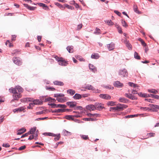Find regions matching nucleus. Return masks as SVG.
<instances>
[{
    "label": "nucleus",
    "mask_w": 159,
    "mask_h": 159,
    "mask_svg": "<svg viewBox=\"0 0 159 159\" xmlns=\"http://www.w3.org/2000/svg\"><path fill=\"white\" fill-rule=\"evenodd\" d=\"M89 70L95 73L97 72V68L95 66L93 65L89 64Z\"/></svg>",
    "instance_id": "1a4fd4ad"
},
{
    "label": "nucleus",
    "mask_w": 159,
    "mask_h": 159,
    "mask_svg": "<svg viewBox=\"0 0 159 159\" xmlns=\"http://www.w3.org/2000/svg\"><path fill=\"white\" fill-rule=\"evenodd\" d=\"M58 63L59 65L64 66H66L67 64V62L65 61L62 58L61 59Z\"/></svg>",
    "instance_id": "f8f14e48"
},
{
    "label": "nucleus",
    "mask_w": 159,
    "mask_h": 159,
    "mask_svg": "<svg viewBox=\"0 0 159 159\" xmlns=\"http://www.w3.org/2000/svg\"><path fill=\"white\" fill-rule=\"evenodd\" d=\"M117 29L118 30V32L119 33H122V31L121 27L119 26V25H118L116 24L115 25Z\"/></svg>",
    "instance_id": "49530a36"
},
{
    "label": "nucleus",
    "mask_w": 159,
    "mask_h": 159,
    "mask_svg": "<svg viewBox=\"0 0 159 159\" xmlns=\"http://www.w3.org/2000/svg\"><path fill=\"white\" fill-rule=\"evenodd\" d=\"M65 118L68 120H74V118H73V116L71 115H66Z\"/></svg>",
    "instance_id": "c9c22d12"
},
{
    "label": "nucleus",
    "mask_w": 159,
    "mask_h": 159,
    "mask_svg": "<svg viewBox=\"0 0 159 159\" xmlns=\"http://www.w3.org/2000/svg\"><path fill=\"white\" fill-rule=\"evenodd\" d=\"M136 116H137L136 115H128V116H125L124 117V118H133V117H135Z\"/></svg>",
    "instance_id": "13d9d810"
},
{
    "label": "nucleus",
    "mask_w": 159,
    "mask_h": 159,
    "mask_svg": "<svg viewBox=\"0 0 159 159\" xmlns=\"http://www.w3.org/2000/svg\"><path fill=\"white\" fill-rule=\"evenodd\" d=\"M60 137L61 136L60 134L56 135V136L55 137L54 139V140H55L56 141L59 140L60 138Z\"/></svg>",
    "instance_id": "4d7b16f0"
},
{
    "label": "nucleus",
    "mask_w": 159,
    "mask_h": 159,
    "mask_svg": "<svg viewBox=\"0 0 159 159\" xmlns=\"http://www.w3.org/2000/svg\"><path fill=\"white\" fill-rule=\"evenodd\" d=\"M127 107V106L125 104H119L117 105V111H122L125 108Z\"/></svg>",
    "instance_id": "7ed1b4c3"
},
{
    "label": "nucleus",
    "mask_w": 159,
    "mask_h": 159,
    "mask_svg": "<svg viewBox=\"0 0 159 159\" xmlns=\"http://www.w3.org/2000/svg\"><path fill=\"white\" fill-rule=\"evenodd\" d=\"M14 89H16V91L18 90L19 93H22L23 92V89L19 86H16L15 88H14Z\"/></svg>",
    "instance_id": "393cba45"
},
{
    "label": "nucleus",
    "mask_w": 159,
    "mask_h": 159,
    "mask_svg": "<svg viewBox=\"0 0 159 159\" xmlns=\"http://www.w3.org/2000/svg\"><path fill=\"white\" fill-rule=\"evenodd\" d=\"M9 91L10 93H13V99L11 100V102H13L14 100H17L21 97L20 93H18L16 89H14V88H11L10 89H9Z\"/></svg>",
    "instance_id": "f257e3e1"
},
{
    "label": "nucleus",
    "mask_w": 159,
    "mask_h": 159,
    "mask_svg": "<svg viewBox=\"0 0 159 159\" xmlns=\"http://www.w3.org/2000/svg\"><path fill=\"white\" fill-rule=\"evenodd\" d=\"M67 92L68 93L72 96L75 93V91L71 89L67 90Z\"/></svg>",
    "instance_id": "2f4dec72"
},
{
    "label": "nucleus",
    "mask_w": 159,
    "mask_h": 159,
    "mask_svg": "<svg viewBox=\"0 0 159 159\" xmlns=\"http://www.w3.org/2000/svg\"><path fill=\"white\" fill-rule=\"evenodd\" d=\"M65 7H67L68 9H70L71 10L74 9V8L73 7L69 6V5L67 4H65Z\"/></svg>",
    "instance_id": "603ef678"
},
{
    "label": "nucleus",
    "mask_w": 159,
    "mask_h": 159,
    "mask_svg": "<svg viewBox=\"0 0 159 159\" xmlns=\"http://www.w3.org/2000/svg\"><path fill=\"white\" fill-rule=\"evenodd\" d=\"M95 108H96V109L98 110H102L103 108H104V107L102 106L101 105V104L96 103L95 104Z\"/></svg>",
    "instance_id": "a211bd4d"
},
{
    "label": "nucleus",
    "mask_w": 159,
    "mask_h": 159,
    "mask_svg": "<svg viewBox=\"0 0 159 159\" xmlns=\"http://www.w3.org/2000/svg\"><path fill=\"white\" fill-rule=\"evenodd\" d=\"M99 97L101 98L106 100H109L111 98V96L110 95L107 94H101L99 95Z\"/></svg>",
    "instance_id": "423d86ee"
},
{
    "label": "nucleus",
    "mask_w": 159,
    "mask_h": 159,
    "mask_svg": "<svg viewBox=\"0 0 159 159\" xmlns=\"http://www.w3.org/2000/svg\"><path fill=\"white\" fill-rule=\"evenodd\" d=\"M54 107H54V108H65L66 107V106L64 104H56L54 105Z\"/></svg>",
    "instance_id": "6ab92c4d"
},
{
    "label": "nucleus",
    "mask_w": 159,
    "mask_h": 159,
    "mask_svg": "<svg viewBox=\"0 0 159 159\" xmlns=\"http://www.w3.org/2000/svg\"><path fill=\"white\" fill-rule=\"evenodd\" d=\"M126 45L129 49L132 48V46L129 42L126 44Z\"/></svg>",
    "instance_id": "338daca9"
},
{
    "label": "nucleus",
    "mask_w": 159,
    "mask_h": 159,
    "mask_svg": "<svg viewBox=\"0 0 159 159\" xmlns=\"http://www.w3.org/2000/svg\"><path fill=\"white\" fill-rule=\"evenodd\" d=\"M156 106H157L156 105H154L153 104H149V106L151 107V109H152V111L156 112L157 111L156 110L157 107Z\"/></svg>",
    "instance_id": "7c9ffc66"
},
{
    "label": "nucleus",
    "mask_w": 159,
    "mask_h": 159,
    "mask_svg": "<svg viewBox=\"0 0 159 159\" xmlns=\"http://www.w3.org/2000/svg\"><path fill=\"white\" fill-rule=\"evenodd\" d=\"M53 83L54 84L57 85L62 86L64 85V83L62 82L57 80L54 81Z\"/></svg>",
    "instance_id": "c756f323"
},
{
    "label": "nucleus",
    "mask_w": 159,
    "mask_h": 159,
    "mask_svg": "<svg viewBox=\"0 0 159 159\" xmlns=\"http://www.w3.org/2000/svg\"><path fill=\"white\" fill-rule=\"evenodd\" d=\"M125 97L132 100H136L137 99V98L135 96L132 95V93H125Z\"/></svg>",
    "instance_id": "0eeeda50"
},
{
    "label": "nucleus",
    "mask_w": 159,
    "mask_h": 159,
    "mask_svg": "<svg viewBox=\"0 0 159 159\" xmlns=\"http://www.w3.org/2000/svg\"><path fill=\"white\" fill-rule=\"evenodd\" d=\"M52 99V98L51 97H48L47 98H46L44 99V102H48L51 101V99Z\"/></svg>",
    "instance_id": "774afa93"
},
{
    "label": "nucleus",
    "mask_w": 159,
    "mask_h": 159,
    "mask_svg": "<svg viewBox=\"0 0 159 159\" xmlns=\"http://www.w3.org/2000/svg\"><path fill=\"white\" fill-rule=\"evenodd\" d=\"M118 74L121 77H127L128 76V72L127 70L125 68L120 70L118 72Z\"/></svg>",
    "instance_id": "f03ea898"
},
{
    "label": "nucleus",
    "mask_w": 159,
    "mask_h": 159,
    "mask_svg": "<svg viewBox=\"0 0 159 159\" xmlns=\"http://www.w3.org/2000/svg\"><path fill=\"white\" fill-rule=\"evenodd\" d=\"M37 4L40 7H46V8L45 9V10H47L48 9V7L45 4L42 3H38Z\"/></svg>",
    "instance_id": "e433bc0d"
},
{
    "label": "nucleus",
    "mask_w": 159,
    "mask_h": 159,
    "mask_svg": "<svg viewBox=\"0 0 159 159\" xmlns=\"http://www.w3.org/2000/svg\"><path fill=\"white\" fill-rule=\"evenodd\" d=\"M56 99L58 102L61 103L64 102L66 101V97L63 98H57Z\"/></svg>",
    "instance_id": "c85d7f7f"
},
{
    "label": "nucleus",
    "mask_w": 159,
    "mask_h": 159,
    "mask_svg": "<svg viewBox=\"0 0 159 159\" xmlns=\"http://www.w3.org/2000/svg\"><path fill=\"white\" fill-rule=\"evenodd\" d=\"M46 89L47 90L54 91L55 90V88L52 87H48L47 86H46Z\"/></svg>",
    "instance_id": "5fc2aeb1"
},
{
    "label": "nucleus",
    "mask_w": 159,
    "mask_h": 159,
    "mask_svg": "<svg viewBox=\"0 0 159 159\" xmlns=\"http://www.w3.org/2000/svg\"><path fill=\"white\" fill-rule=\"evenodd\" d=\"M48 117H44L43 118H37L35 120V121H39L41 120H44L45 119H48Z\"/></svg>",
    "instance_id": "bf43d9fd"
},
{
    "label": "nucleus",
    "mask_w": 159,
    "mask_h": 159,
    "mask_svg": "<svg viewBox=\"0 0 159 159\" xmlns=\"http://www.w3.org/2000/svg\"><path fill=\"white\" fill-rule=\"evenodd\" d=\"M24 109L25 108L23 107H19L18 108H16L14 109L13 110V111L14 112H21L24 110Z\"/></svg>",
    "instance_id": "5701e85b"
},
{
    "label": "nucleus",
    "mask_w": 159,
    "mask_h": 159,
    "mask_svg": "<svg viewBox=\"0 0 159 159\" xmlns=\"http://www.w3.org/2000/svg\"><path fill=\"white\" fill-rule=\"evenodd\" d=\"M26 131V129L24 128H22L20 129L17 131V135H20L25 132Z\"/></svg>",
    "instance_id": "2eb2a0df"
},
{
    "label": "nucleus",
    "mask_w": 159,
    "mask_h": 159,
    "mask_svg": "<svg viewBox=\"0 0 159 159\" xmlns=\"http://www.w3.org/2000/svg\"><path fill=\"white\" fill-rule=\"evenodd\" d=\"M36 127H34L32 128H31L29 132H30L31 133L30 134H34V133L36 131Z\"/></svg>",
    "instance_id": "79ce46f5"
},
{
    "label": "nucleus",
    "mask_w": 159,
    "mask_h": 159,
    "mask_svg": "<svg viewBox=\"0 0 159 159\" xmlns=\"http://www.w3.org/2000/svg\"><path fill=\"white\" fill-rule=\"evenodd\" d=\"M107 47L109 51L113 50L114 48L115 44L113 43H110L107 44Z\"/></svg>",
    "instance_id": "ddd939ff"
},
{
    "label": "nucleus",
    "mask_w": 159,
    "mask_h": 159,
    "mask_svg": "<svg viewBox=\"0 0 159 159\" xmlns=\"http://www.w3.org/2000/svg\"><path fill=\"white\" fill-rule=\"evenodd\" d=\"M46 98V97L44 96H40L39 98V100L43 101H43L44 102V99Z\"/></svg>",
    "instance_id": "69168bd1"
},
{
    "label": "nucleus",
    "mask_w": 159,
    "mask_h": 159,
    "mask_svg": "<svg viewBox=\"0 0 159 159\" xmlns=\"http://www.w3.org/2000/svg\"><path fill=\"white\" fill-rule=\"evenodd\" d=\"M20 51L19 50L16 49L14 50H13L11 52V54L13 56L14 55H15L16 56L18 52Z\"/></svg>",
    "instance_id": "c03bdc74"
},
{
    "label": "nucleus",
    "mask_w": 159,
    "mask_h": 159,
    "mask_svg": "<svg viewBox=\"0 0 159 159\" xmlns=\"http://www.w3.org/2000/svg\"><path fill=\"white\" fill-rule=\"evenodd\" d=\"M51 111L52 113H62L64 112V109H58L53 110H51Z\"/></svg>",
    "instance_id": "dca6fc26"
},
{
    "label": "nucleus",
    "mask_w": 159,
    "mask_h": 159,
    "mask_svg": "<svg viewBox=\"0 0 159 159\" xmlns=\"http://www.w3.org/2000/svg\"><path fill=\"white\" fill-rule=\"evenodd\" d=\"M128 84L131 87H133L134 88L135 87H138V86L136 84H135L133 83L129 82L128 83Z\"/></svg>",
    "instance_id": "de8ad7c7"
},
{
    "label": "nucleus",
    "mask_w": 159,
    "mask_h": 159,
    "mask_svg": "<svg viewBox=\"0 0 159 159\" xmlns=\"http://www.w3.org/2000/svg\"><path fill=\"white\" fill-rule=\"evenodd\" d=\"M81 137L84 140H87L89 139V137L88 135H80Z\"/></svg>",
    "instance_id": "6e6d98bb"
},
{
    "label": "nucleus",
    "mask_w": 159,
    "mask_h": 159,
    "mask_svg": "<svg viewBox=\"0 0 159 159\" xmlns=\"http://www.w3.org/2000/svg\"><path fill=\"white\" fill-rule=\"evenodd\" d=\"M83 120L85 121H94L96 120V119H94L93 118H83Z\"/></svg>",
    "instance_id": "ea45409f"
},
{
    "label": "nucleus",
    "mask_w": 159,
    "mask_h": 159,
    "mask_svg": "<svg viewBox=\"0 0 159 159\" xmlns=\"http://www.w3.org/2000/svg\"><path fill=\"white\" fill-rule=\"evenodd\" d=\"M66 49L69 53H72L73 52V47L72 46H68L66 47Z\"/></svg>",
    "instance_id": "473e14b6"
},
{
    "label": "nucleus",
    "mask_w": 159,
    "mask_h": 159,
    "mask_svg": "<svg viewBox=\"0 0 159 159\" xmlns=\"http://www.w3.org/2000/svg\"><path fill=\"white\" fill-rule=\"evenodd\" d=\"M86 108L90 111H93L96 109L95 108V105L92 104L86 106Z\"/></svg>",
    "instance_id": "9b49d317"
},
{
    "label": "nucleus",
    "mask_w": 159,
    "mask_h": 159,
    "mask_svg": "<svg viewBox=\"0 0 159 159\" xmlns=\"http://www.w3.org/2000/svg\"><path fill=\"white\" fill-rule=\"evenodd\" d=\"M73 98L74 99L78 100L82 98V96L80 94L76 93L73 96Z\"/></svg>",
    "instance_id": "aec40b11"
},
{
    "label": "nucleus",
    "mask_w": 159,
    "mask_h": 159,
    "mask_svg": "<svg viewBox=\"0 0 159 159\" xmlns=\"http://www.w3.org/2000/svg\"><path fill=\"white\" fill-rule=\"evenodd\" d=\"M134 57L135 59L137 60L140 59V56L138 55V53L136 52H135L134 53Z\"/></svg>",
    "instance_id": "a19ab883"
},
{
    "label": "nucleus",
    "mask_w": 159,
    "mask_h": 159,
    "mask_svg": "<svg viewBox=\"0 0 159 159\" xmlns=\"http://www.w3.org/2000/svg\"><path fill=\"white\" fill-rule=\"evenodd\" d=\"M34 106V104L33 103V102L29 103V106L27 107V108L29 109H32V107L31 106Z\"/></svg>",
    "instance_id": "0e129e2a"
},
{
    "label": "nucleus",
    "mask_w": 159,
    "mask_h": 159,
    "mask_svg": "<svg viewBox=\"0 0 159 159\" xmlns=\"http://www.w3.org/2000/svg\"><path fill=\"white\" fill-rule=\"evenodd\" d=\"M64 96V94L62 93H56L54 94V97L58 98V97H63Z\"/></svg>",
    "instance_id": "4c0bfd02"
},
{
    "label": "nucleus",
    "mask_w": 159,
    "mask_h": 159,
    "mask_svg": "<svg viewBox=\"0 0 159 159\" xmlns=\"http://www.w3.org/2000/svg\"><path fill=\"white\" fill-rule=\"evenodd\" d=\"M113 85L115 87L118 88H121L123 86V84L119 81L114 82L113 83Z\"/></svg>",
    "instance_id": "39448f33"
},
{
    "label": "nucleus",
    "mask_w": 159,
    "mask_h": 159,
    "mask_svg": "<svg viewBox=\"0 0 159 159\" xmlns=\"http://www.w3.org/2000/svg\"><path fill=\"white\" fill-rule=\"evenodd\" d=\"M106 23H107L108 25L111 26L113 25L114 23L112 22L111 20H108L105 21Z\"/></svg>",
    "instance_id": "8fccbe9b"
},
{
    "label": "nucleus",
    "mask_w": 159,
    "mask_h": 159,
    "mask_svg": "<svg viewBox=\"0 0 159 159\" xmlns=\"http://www.w3.org/2000/svg\"><path fill=\"white\" fill-rule=\"evenodd\" d=\"M62 133V134L64 136H68L69 135H71V132H69L65 129H64L63 130Z\"/></svg>",
    "instance_id": "b1692460"
},
{
    "label": "nucleus",
    "mask_w": 159,
    "mask_h": 159,
    "mask_svg": "<svg viewBox=\"0 0 159 159\" xmlns=\"http://www.w3.org/2000/svg\"><path fill=\"white\" fill-rule=\"evenodd\" d=\"M33 103L34 104V105H41L43 104V101L38 99H34Z\"/></svg>",
    "instance_id": "9d476101"
},
{
    "label": "nucleus",
    "mask_w": 159,
    "mask_h": 159,
    "mask_svg": "<svg viewBox=\"0 0 159 159\" xmlns=\"http://www.w3.org/2000/svg\"><path fill=\"white\" fill-rule=\"evenodd\" d=\"M77 103L75 101L68 102L66 103L67 105L69 106L70 108H72L75 107Z\"/></svg>",
    "instance_id": "6e6552de"
},
{
    "label": "nucleus",
    "mask_w": 159,
    "mask_h": 159,
    "mask_svg": "<svg viewBox=\"0 0 159 159\" xmlns=\"http://www.w3.org/2000/svg\"><path fill=\"white\" fill-rule=\"evenodd\" d=\"M13 62L17 65L20 66L21 65L22 61L20 58L16 57H14L13 58Z\"/></svg>",
    "instance_id": "20e7f679"
},
{
    "label": "nucleus",
    "mask_w": 159,
    "mask_h": 159,
    "mask_svg": "<svg viewBox=\"0 0 159 159\" xmlns=\"http://www.w3.org/2000/svg\"><path fill=\"white\" fill-rule=\"evenodd\" d=\"M30 132H28L23 134L21 136L20 138H23L25 137L28 136V135L30 134L31 133H30Z\"/></svg>",
    "instance_id": "680f3d73"
},
{
    "label": "nucleus",
    "mask_w": 159,
    "mask_h": 159,
    "mask_svg": "<svg viewBox=\"0 0 159 159\" xmlns=\"http://www.w3.org/2000/svg\"><path fill=\"white\" fill-rule=\"evenodd\" d=\"M84 88L89 90H93L94 89V88L93 87L89 84L86 85Z\"/></svg>",
    "instance_id": "412c9836"
},
{
    "label": "nucleus",
    "mask_w": 159,
    "mask_h": 159,
    "mask_svg": "<svg viewBox=\"0 0 159 159\" xmlns=\"http://www.w3.org/2000/svg\"><path fill=\"white\" fill-rule=\"evenodd\" d=\"M55 4L57 6L59 7L61 9H64L65 7H64L62 5L60 4L58 2H55Z\"/></svg>",
    "instance_id": "09e8293b"
},
{
    "label": "nucleus",
    "mask_w": 159,
    "mask_h": 159,
    "mask_svg": "<svg viewBox=\"0 0 159 159\" xmlns=\"http://www.w3.org/2000/svg\"><path fill=\"white\" fill-rule=\"evenodd\" d=\"M104 87L107 89H114V87H113L111 86V85H109L105 86Z\"/></svg>",
    "instance_id": "e2e57ef3"
},
{
    "label": "nucleus",
    "mask_w": 159,
    "mask_h": 159,
    "mask_svg": "<svg viewBox=\"0 0 159 159\" xmlns=\"http://www.w3.org/2000/svg\"><path fill=\"white\" fill-rule=\"evenodd\" d=\"M33 100L34 99L33 98H25L20 100L21 102H33Z\"/></svg>",
    "instance_id": "4468645a"
},
{
    "label": "nucleus",
    "mask_w": 159,
    "mask_h": 159,
    "mask_svg": "<svg viewBox=\"0 0 159 159\" xmlns=\"http://www.w3.org/2000/svg\"><path fill=\"white\" fill-rule=\"evenodd\" d=\"M43 135H46V136H54L55 137L56 136V134H53V133H44L43 134Z\"/></svg>",
    "instance_id": "72a5a7b5"
},
{
    "label": "nucleus",
    "mask_w": 159,
    "mask_h": 159,
    "mask_svg": "<svg viewBox=\"0 0 159 159\" xmlns=\"http://www.w3.org/2000/svg\"><path fill=\"white\" fill-rule=\"evenodd\" d=\"M119 101L120 102L124 103H127L129 102V100L125 98H119Z\"/></svg>",
    "instance_id": "4be33fe9"
},
{
    "label": "nucleus",
    "mask_w": 159,
    "mask_h": 159,
    "mask_svg": "<svg viewBox=\"0 0 159 159\" xmlns=\"http://www.w3.org/2000/svg\"><path fill=\"white\" fill-rule=\"evenodd\" d=\"M110 111H117V106L115 107H111L110 109Z\"/></svg>",
    "instance_id": "3c124183"
},
{
    "label": "nucleus",
    "mask_w": 159,
    "mask_h": 159,
    "mask_svg": "<svg viewBox=\"0 0 159 159\" xmlns=\"http://www.w3.org/2000/svg\"><path fill=\"white\" fill-rule=\"evenodd\" d=\"M140 109L141 110H143L144 111H150L152 110V109L151 108H150L149 107H141L140 108Z\"/></svg>",
    "instance_id": "37998d69"
},
{
    "label": "nucleus",
    "mask_w": 159,
    "mask_h": 159,
    "mask_svg": "<svg viewBox=\"0 0 159 159\" xmlns=\"http://www.w3.org/2000/svg\"><path fill=\"white\" fill-rule=\"evenodd\" d=\"M115 102L113 101H109L107 103V104L108 106H114L115 105Z\"/></svg>",
    "instance_id": "a18cd8bd"
},
{
    "label": "nucleus",
    "mask_w": 159,
    "mask_h": 159,
    "mask_svg": "<svg viewBox=\"0 0 159 159\" xmlns=\"http://www.w3.org/2000/svg\"><path fill=\"white\" fill-rule=\"evenodd\" d=\"M148 91L149 93L156 94L158 93V91L154 89H148Z\"/></svg>",
    "instance_id": "f704fd0d"
},
{
    "label": "nucleus",
    "mask_w": 159,
    "mask_h": 159,
    "mask_svg": "<svg viewBox=\"0 0 159 159\" xmlns=\"http://www.w3.org/2000/svg\"><path fill=\"white\" fill-rule=\"evenodd\" d=\"M121 22L123 27H126L128 26V25L125 20H122Z\"/></svg>",
    "instance_id": "864d4df0"
},
{
    "label": "nucleus",
    "mask_w": 159,
    "mask_h": 159,
    "mask_svg": "<svg viewBox=\"0 0 159 159\" xmlns=\"http://www.w3.org/2000/svg\"><path fill=\"white\" fill-rule=\"evenodd\" d=\"M93 34L96 35H99L101 34V31L99 29L96 27L95 28V31L93 32Z\"/></svg>",
    "instance_id": "a878e982"
},
{
    "label": "nucleus",
    "mask_w": 159,
    "mask_h": 159,
    "mask_svg": "<svg viewBox=\"0 0 159 159\" xmlns=\"http://www.w3.org/2000/svg\"><path fill=\"white\" fill-rule=\"evenodd\" d=\"M148 95L150 96V97H152L153 98H154L156 99H159V96L157 95H154L152 94H148Z\"/></svg>",
    "instance_id": "58836bf2"
},
{
    "label": "nucleus",
    "mask_w": 159,
    "mask_h": 159,
    "mask_svg": "<svg viewBox=\"0 0 159 159\" xmlns=\"http://www.w3.org/2000/svg\"><path fill=\"white\" fill-rule=\"evenodd\" d=\"M133 8L134 11L136 13L138 14H140L141 13V12L138 10L137 6L136 5H134L133 6Z\"/></svg>",
    "instance_id": "bb28decb"
},
{
    "label": "nucleus",
    "mask_w": 159,
    "mask_h": 159,
    "mask_svg": "<svg viewBox=\"0 0 159 159\" xmlns=\"http://www.w3.org/2000/svg\"><path fill=\"white\" fill-rule=\"evenodd\" d=\"M145 100L146 101L152 103H154L155 102V100L153 99H148V98H145Z\"/></svg>",
    "instance_id": "052dcab7"
},
{
    "label": "nucleus",
    "mask_w": 159,
    "mask_h": 159,
    "mask_svg": "<svg viewBox=\"0 0 159 159\" xmlns=\"http://www.w3.org/2000/svg\"><path fill=\"white\" fill-rule=\"evenodd\" d=\"M138 95L140 97H144V98H148L149 97H150V96L148 94L145 93H143L142 92L139 93H138Z\"/></svg>",
    "instance_id": "f3484780"
},
{
    "label": "nucleus",
    "mask_w": 159,
    "mask_h": 159,
    "mask_svg": "<svg viewBox=\"0 0 159 159\" xmlns=\"http://www.w3.org/2000/svg\"><path fill=\"white\" fill-rule=\"evenodd\" d=\"M99 57V54L97 53H94L92 54L91 56V58L94 59H98Z\"/></svg>",
    "instance_id": "cd10ccee"
}]
</instances>
